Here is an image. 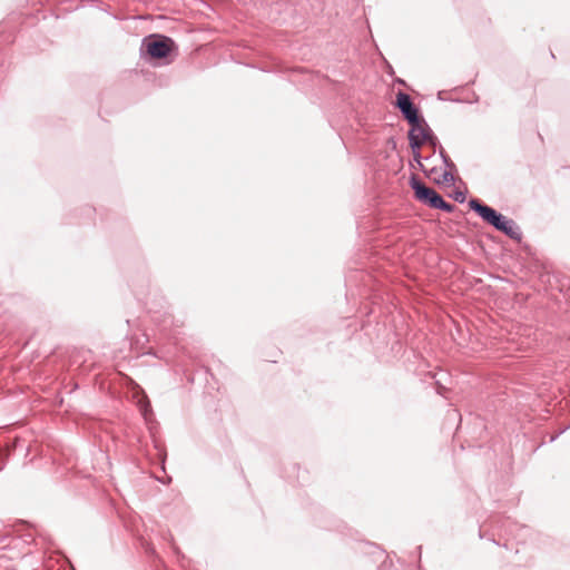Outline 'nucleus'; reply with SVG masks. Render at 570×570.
I'll list each match as a JSON object with an SVG mask.
<instances>
[{
  "mask_svg": "<svg viewBox=\"0 0 570 570\" xmlns=\"http://www.w3.org/2000/svg\"><path fill=\"white\" fill-rule=\"evenodd\" d=\"M469 207L497 230L503 233L513 240H521L522 232L513 219L505 217L478 198H471L469 200Z\"/></svg>",
  "mask_w": 570,
  "mask_h": 570,
  "instance_id": "1",
  "label": "nucleus"
},
{
  "mask_svg": "<svg viewBox=\"0 0 570 570\" xmlns=\"http://www.w3.org/2000/svg\"><path fill=\"white\" fill-rule=\"evenodd\" d=\"M140 52L145 59L165 60V63H169L171 56L177 55V45L170 37L153 33L142 39Z\"/></svg>",
  "mask_w": 570,
  "mask_h": 570,
  "instance_id": "2",
  "label": "nucleus"
},
{
  "mask_svg": "<svg viewBox=\"0 0 570 570\" xmlns=\"http://www.w3.org/2000/svg\"><path fill=\"white\" fill-rule=\"evenodd\" d=\"M395 107L401 111L403 118L410 126H417L423 117L420 115L419 108L412 101L410 95L399 91L396 94Z\"/></svg>",
  "mask_w": 570,
  "mask_h": 570,
  "instance_id": "3",
  "label": "nucleus"
},
{
  "mask_svg": "<svg viewBox=\"0 0 570 570\" xmlns=\"http://www.w3.org/2000/svg\"><path fill=\"white\" fill-rule=\"evenodd\" d=\"M410 186L414 191V197L416 198V200L431 208L434 207L440 196V194L436 190H434L432 187L426 186L416 176L411 177Z\"/></svg>",
  "mask_w": 570,
  "mask_h": 570,
  "instance_id": "4",
  "label": "nucleus"
},
{
  "mask_svg": "<svg viewBox=\"0 0 570 570\" xmlns=\"http://www.w3.org/2000/svg\"><path fill=\"white\" fill-rule=\"evenodd\" d=\"M139 391L137 392V406L144 417V420L146 421V423H150L153 421V416H154V413H153V409H151V404L147 397V395L145 394V392L138 387Z\"/></svg>",
  "mask_w": 570,
  "mask_h": 570,
  "instance_id": "5",
  "label": "nucleus"
},
{
  "mask_svg": "<svg viewBox=\"0 0 570 570\" xmlns=\"http://www.w3.org/2000/svg\"><path fill=\"white\" fill-rule=\"evenodd\" d=\"M416 132L420 136V139H422V144H429L432 147H436L439 145V139L432 131V129L429 127L424 118L420 120L419 128H416Z\"/></svg>",
  "mask_w": 570,
  "mask_h": 570,
  "instance_id": "6",
  "label": "nucleus"
},
{
  "mask_svg": "<svg viewBox=\"0 0 570 570\" xmlns=\"http://www.w3.org/2000/svg\"><path fill=\"white\" fill-rule=\"evenodd\" d=\"M416 128H419V125L411 126V129L409 130V134H407L409 144H410L412 151L420 150L421 146L423 145L422 139H420V136L416 132Z\"/></svg>",
  "mask_w": 570,
  "mask_h": 570,
  "instance_id": "7",
  "label": "nucleus"
},
{
  "mask_svg": "<svg viewBox=\"0 0 570 570\" xmlns=\"http://www.w3.org/2000/svg\"><path fill=\"white\" fill-rule=\"evenodd\" d=\"M433 208L443 210L445 213H453L455 206L452 205L451 203L445 202L444 198L440 195Z\"/></svg>",
  "mask_w": 570,
  "mask_h": 570,
  "instance_id": "8",
  "label": "nucleus"
},
{
  "mask_svg": "<svg viewBox=\"0 0 570 570\" xmlns=\"http://www.w3.org/2000/svg\"><path fill=\"white\" fill-rule=\"evenodd\" d=\"M453 171H454V170H448V169H445V170H444V173L442 174L441 179H436L435 181H436L438 184L453 185V184H454V181H455V178H454Z\"/></svg>",
  "mask_w": 570,
  "mask_h": 570,
  "instance_id": "9",
  "label": "nucleus"
},
{
  "mask_svg": "<svg viewBox=\"0 0 570 570\" xmlns=\"http://www.w3.org/2000/svg\"><path fill=\"white\" fill-rule=\"evenodd\" d=\"M440 157L442 158V161L445 166V169L448 170H456V166L455 164L451 160V158L448 156V154L445 153V150L440 147Z\"/></svg>",
  "mask_w": 570,
  "mask_h": 570,
  "instance_id": "10",
  "label": "nucleus"
},
{
  "mask_svg": "<svg viewBox=\"0 0 570 570\" xmlns=\"http://www.w3.org/2000/svg\"><path fill=\"white\" fill-rule=\"evenodd\" d=\"M453 199L460 204L464 203L466 199L465 191L462 190H455L452 195Z\"/></svg>",
  "mask_w": 570,
  "mask_h": 570,
  "instance_id": "11",
  "label": "nucleus"
},
{
  "mask_svg": "<svg viewBox=\"0 0 570 570\" xmlns=\"http://www.w3.org/2000/svg\"><path fill=\"white\" fill-rule=\"evenodd\" d=\"M413 160L417 164L419 168L423 171H425V168L422 164V156L420 154V150H414L413 151Z\"/></svg>",
  "mask_w": 570,
  "mask_h": 570,
  "instance_id": "12",
  "label": "nucleus"
},
{
  "mask_svg": "<svg viewBox=\"0 0 570 570\" xmlns=\"http://www.w3.org/2000/svg\"><path fill=\"white\" fill-rule=\"evenodd\" d=\"M435 171H436L435 167L430 170V173H432V174H435Z\"/></svg>",
  "mask_w": 570,
  "mask_h": 570,
  "instance_id": "13",
  "label": "nucleus"
},
{
  "mask_svg": "<svg viewBox=\"0 0 570 570\" xmlns=\"http://www.w3.org/2000/svg\"><path fill=\"white\" fill-rule=\"evenodd\" d=\"M397 82L404 85V81L401 79H399Z\"/></svg>",
  "mask_w": 570,
  "mask_h": 570,
  "instance_id": "14",
  "label": "nucleus"
}]
</instances>
